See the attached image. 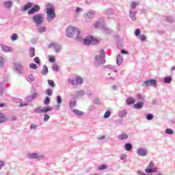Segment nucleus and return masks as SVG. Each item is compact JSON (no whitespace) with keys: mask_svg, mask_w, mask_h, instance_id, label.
<instances>
[{"mask_svg":"<svg viewBox=\"0 0 175 175\" xmlns=\"http://www.w3.org/2000/svg\"><path fill=\"white\" fill-rule=\"evenodd\" d=\"M5 8H12V5H13V2L9 1H5L4 3Z\"/></svg>","mask_w":175,"mask_h":175,"instance_id":"21","label":"nucleus"},{"mask_svg":"<svg viewBox=\"0 0 175 175\" xmlns=\"http://www.w3.org/2000/svg\"><path fill=\"white\" fill-rule=\"evenodd\" d=\"M136 102L135 98L129 97L126 99L127 105H133Z\"/></svg>","mask_w":175,"mask_h":175,"instance_id":"11","label":"nucleus"},{"mask_svg":"<svg viewBox=\"0 0 175 175\" xmlns=\"http://www.w3.org/2000/svg\"><path fill=\"white\" fill-rule=\"evenodd\" d=\"M120 140H126L128 139V135L126 133H122L118 136Z\"/></svg>","mask_w":175,"mask_h":175,"instance_id":"13","label":"nucleus"},{"mask_svg":"<svg viewBox=\"0 0 175 175\" xmlns=\"http://www.w3.org/2000/svg\"><path fill=\"white\" fill-rule=\"evenodd\" d=\"M83 78L79 75H75V79H68V84H71L72 85H78V84H83Z\"/></svg>","mask_w":175,"mask_h":175,"instance_id":"2","label":"nucleus"},{"mask_svg":"<svg viewBox=\"0 0 175 175\" xmlns=\"http://www.w3.org/2000/svg\"><path fill=\"white\" fill-rule=\"evenodd\" d=\"M86 17H88V18H92L94 16L93 12H89L85 14Z\"/></svg>","mask_w":175,"mask_h":175,"instance_id":"27","label":"nucleus"},{"mask_svg":"<svg viewBox=\"0 0 175 175\" xmlns=\"http://www.w3.org/2000/svg\"><path fill=\"white\" fill-rule=\"evenodd\" d=\"M40 10V7L38 5H35L30 10L28 11V14H33V13H36V12H39Z\"/></svg>","mask_w":175,"mask_h":175,"instance_id":"7","label":"nucleus"},{"mask_svg":"<svg viewBox=\"0 0 175 175\" xmlns=\"http://www.w3.org/2000/svg\"><path fill=\"white\" fill-rule=\"evenodd\" d=\"M155 166V163L153 161H150L148 166L146 168L145 172L149 174H152V173H157L158 172V168Z\"/></svg>","mask_w":175,"mask_h":175,"instance_id":"3","label":"nucleus"},{"mask_svg":"<svg viewBox=\"0 0 175 175\" xmlns=\"http://www.w3.org/2000/svg\"><path fill=\"white\" fill-rule=\"evenodd\" d=\"M28 80H29L30 81H33V80H35V78L33 77V75H29L27 77Z\"/></svg>","mask_w":175,"mask_h":175,"instance_id":"40","label":"nucleus"},{"mask_svg":"<svg viewBox=\"0 0 175 175\" xmlns=\"http://www.w3.org/2000/svg\"><path fill=\"white\" fill-rule=\"evenodd\" d=\"M138 174L143 175V174H143V172H138Z\"/></svg>","mask_w":175,"mask_h":175,"instance_id":"57","label":"nucleus"},{"mask_svg":"<svg viewBox=\"0 0 175 175\" xmlns=\"http://www.w3.org/2000/svg\"><path fill=\"white\" fill-rule=\"evenodd\" d=\"M73 112L77 114V116H83V114H84V112L80 111V110H78V109H75L73 111Z\"/></svg>","mask_w":175,"mask_h":175,"instance_id":"24","label":"nucleus"},{"mask_svg":"<svg viewBox=\"0 0 175 175\" xmlns=\"http://www.w3.org/2000/svg\"><path fill=\"white\" fill-rule=\"evenodd\" d=\"M84 44L86 46H90V44H97L98 43V40L94 38L92 36H87L84 41H83Z\"/></svg>","mask_w":175,"mask_h":175,"instance_id":"5","label":"nucleus"},{"mask_svg":"<svg viewBox=\"0 0 175 175\" xmlns=\"http://www.w3.org/2000/svg\"><path fill=\"white\" fill-rule=\"evenodd\" d=\"M38 31L40 33H43V32H46V27H40L38 29Z\"/></svg>","mask_w":175,"mask_h":175,"instance_id":"33","label":"nucleus"},{"mask_svg":"<svg viewBox=\"0 0 175 175\" xmlns=\"http://www.w3.org/2000/svg\"><path fill=\"white\" fill-rule=\"evenodd\" d=\"M80 10H81V9L80 8V7H77V13H79V12H80Z\"/></svg>","mask_w":175,"mask_h":175,"instance_id":"54","label":"nucleus"},{"mask_svg":"<svg viewBox=\"0 0 175 175\" xmlns=\"http://www.w3.org/2000/svg\"><path fill=\"white\" fill-rule=\"evenodd\" d=\"M21 106H27V104H25V105H21Z\"/></svg>","mask_w":175,"mask_h":175,"instance_id":"60","label":"nucleus"},{"mask_svg":"<svg viewBox=\"0 0 175 175\" xmlns=\"http://www.w3.org/2000/svg\"><path fill=\"white\" fill-rule=\"evenodd\" d=\"M58 69H59L58 66H54L53 67V70H55L56 72L58 71Z\"/></svg>","mask_w":175,"mask_h":175,"instance_id":"50","label":"nucleus"},{"mask_svg":"<svg viewBox=\"0 0 175 175\" xmlns=\"http://www.w3.org/2000/svg\"><path fill=\"white\" fill-rule=\"evenodd\" d=\"M3 106H5V104H4V103L0 104V107H3Z\"/></svg>","mask_w":175,"mask_h":175,"instance_id":"56","label":"nucleus"},{"mask_svg":"<svg viewBox=\"0 0 175 175\" xmlns=\"http://www.w3.org/2000/svg\"><path fill=\"white\" fill-rule=\"evenodd\" d=\"M94 102H95L96 105H99V100L96 99V100H95Z\"/></svg>","mask_w":175,"mask_h":175,"instance_id":"55","label":"nucleus"},{"mask_svg":"<svg viewBox=\"0 0 175 175\" xmlns=\"http://www.w3.org/2000/svg\"><path fill=\"white\" fill-rule=\"evenodd\" d=\"M124 148L126 151H131L132 150V144H126Z\"/></svg>","mask_w":175,"mask_h":175,"instance_id":"20","label":"nucleus"},{"mask_svg":"<svg viewBox=\"0 0 175 175\" xmlns=\"http://www.w3.org/2000/svg\"><path fill=\"white\" fill-rule=\"evenodd\" d=\"M172 70H175V66H172Z\"/></svg>","mask_w":175,"mask_h":175,"instance_id":"58","label":"nucleus"},{"mask_svg":"<svg viewBox=\"0 0 175 175\" xmlns=\"http://www.w3.org/2000/svg\"><path fill=\"white\" fill-rule=\"evenodd\" d=\"M157 175H162V174H157Z\"/></svg>","mask_w":175,"mask_h":175,"instance_id":"62","label":"nucleus"},{"mask_svg":"<svg viewBox=\"0 0 175 175\" xmlns=\"http://www.w3.org/2000/svg\"><path fill=\"white\" fill-rule=\"evenodd\" d=\"M135 36H139L140 35V29H137L135 32Z\"/></svg>","mask_w":175,"mask_h":175,"instance_id":"46","label":"nucleus"},{"mask_svg":"<svg viewBox=\"0 0 175 175\" xmlns=\"http://www.w3.org/2000/svg\"><path fill=\"white\" fill-rule=\"evenodd\" d=\"M42 73L46 76V75H47L49 73V68H47L46 66H43V68L42 70Z\"/></svg>","mask_w":175,"mask_h":175,"instance_id":"17","label":"nucleus"},{"mask_svg":"<svg viewBox=\"0 0 175 175\" xmlns=\"http://www.w3.org/2000/svg\"><path fill=\"white\" fill-rule=\"evenodd\" d=\"M144 105V103H143V102H139L134 104L133 107L135 109H142Z\"/></svg>","mask_w":175,"mask_h":175,"instance_id":"10","label":"nucleus"},{"mask_svg":"<svg viewBox=\"0 0 175 175\" xmlns=\"http://www.w3.org/2000/svg\"><path fill=\"white\" fill-rule=\"evenodd\" d=\"M29 157L33 159H38V158H40L42 156H39L38 153H31L29 154Z\"/></svg>","mask_w":175,"mask_h":175,"instance_id":"15","label":"nucleus"},{"mask_svg":"<svg viewBox=\"0 0 175 175\" xmlns=\"http://www.w3.org/2000/svg\"><path fill=\"white\" fill-rule=\"evenodd\" d=\"M129 16L132 20H136V14L132 11H130Z\"/></svg>","mask_w":175,"mask_h":175,"instance_id":"26","label":"nucleus"},{"mask_svg":"<svg viewBox=\"0 0 175 175\" xmlns=\"http://www.w3.org/2000/svg\"><path fill=\"white\" fill-rule=\"evenodd\" d=\"M110 117V111H107L104 114V118H109Z\"/></svg>","mask_w":175,"mask_h":175,"instance_id":"37","label":"nucleus"},{"mask_svg":"<svg viewBox=\"0 0 175 175\" xmlns=\"http://www.w3.org/2000/svg\"><path fill=\"white\" fill-rule=\"evenodd\" d=\"M3 92H2L1 91H0V95H3Z\"/></svg>","mask_w":175,"mask_h":175,"instance_id":"59","label":"nucleus"},{"mask_svg":"<svg viewBox=\"0 0 175 175\" xmlns=\"http://www.w3.org/2000/svg\"><path fill=\"white\" fill-rule=\"evenodd\" d=\"M137 152L140 157H146V155H147V150L143 148L138 149Z\"/></svg>","mask_w":175,"mask_h":175,"instance_id":"8","label":"nucleus"},{"mask_svg":"<svg viewBox=\"0 0 175 175\" xmlns=\"http://www.w3.org/2000/svg\"><path fill=\"white\" fill-rule=\"evenodd\" d=\"M121 53H122V54H128V51H124V50H122Z\"/></svg>","mask_w":175,"mask_h":175,"instance_id":"52","label":"nucleus"},{"mask_svg":"<svg viewBox=\"0 0 175 175\" xmlns=\"http://www.w3.org/2000/svg\"><path fill=\"white\" fill-rule=\"evenodd\" d=\"M38 93H35V94H33L32 95V98H38Z\"/></svg>","mask_w":175,"mask_h":175,"instance_id":"51","label":"nucleus"},{"mask_svg":"<svg viewBox=\"0 0 175 175\" xmlns=\"http://www.w3.org/2000/svg\"><path fill=\"white\" fill-rule=\"evenodd\" d=\"M30 128H31V129H36V128H38V125L31 124Z\"/></svg>","mask_w":175,"mask_h":175,"instance_id":"49","label":"nucleus"},{"mask_svg":"<svg viewBox=\"0 0 175 175\" xmlns=\"http://www.w3.org/2000/svg\"><path fill=\"white\" fill-rule=\"evenodd\" d=\"M49 62H52V64H53V63L55 62V57H54V56H53V55H50L49 57Z\"/></svg>","mask_w":175,"mask_h":175,"instance_id":"31","label":"nucleus"},{"mask_svg":"<svg viewBox=\"0 0 175 175\" xmlns=\"http://www.w3.org/2000/svg\"><path fill=\"white\" fill-rule=\"evenodd\" d=\"M106 169H107V165L106 164L101 165L98 167L99 170H105Z\"/></svg>","mask_w":175,"mask_h":175,"instance_id":"29","label":"nucleus"},{"mask_svg":"<svg viewBox=\"0 0 175 175\" xmlns=\"http://www.w3.org/2000/svg\"><path fill=\"white\" fill-rule=\"evenodd\" d=\"M75 106H76V100H71L70 102V107H75Z\"/></svg>","mask_w":175,"mask_h":175,"instance_id":"38","label":"nucleus"},{"mask_svg":"<svg viewBox=\"0 0 175 175\" xmlns=\"http://www.w3.org/2000/svg\"><path fill=\"white\" fill-rule=\"evenodd\" d=\"M172 80V79L171 77H166L164 78V83L169 84L171 83Z\"/></svg>","mask_w":175,"mask_h":175,"instance_id":"22","label":"nucleus"},{"mask_svg":"<svg viewBox=\"0 0 175 175\" xmlns=\"http://www.w3.org/2000/svg\"><path fill=\"white\" fill-rule=\"evenodd\" d=\"M144 84L146 87H148V85L154 86L157 84V81H155V79H150L148 81H146L144 82Z\"/></svg>","mask_w":175,"mask_h":175,"instance_id":"9","label":"nucleus"},{"mask_svg":"<svg viewBox=\"0 0 175 175\" xmlns=\"http://www.w3.org/2000/svg\"><path fill=\"white\" fill-rule=\"evenodd\" d=\"M30 57H35V48H31L29 50Z\"/></svg>","mask_w":175,"mask_h":175,"instance_id":"25","label":"nucleus"},{"mask_svg":"<svg viewBox=\"0 0 175 175\" xmlns=\"http://www.w3.org/2000/svg\"><path fill=\"white\" fill-rule=\"evenodd\" d=\"M48 84L51 86V87H55V83H54V81L53 80H48Z\"/></svg>","mask_w":175,"mask_h":175,"instance_id":"32","label":"nucleus"},{"mask_svg":"<svg viewBox=\"0 0 175 175\" xmlns=\"http://www.w3.org/2000/svg\"><path fill=\"white\" fill-rule=\"evenodd\" d=\"M1 49L3 51H5V53H8L9 51H12V49L6 45H1Z\"/></svg>","mask_w":175,"mask_h":175,"instance_id":"12","label":"nucleus"},{"mask_svg":"<svg viewBox=\"0 0 175 175\" xmlns=\"http://www.w3.org/2000/svg\"><path fill=\"white\" fill-rule=\"evenodd\" d=\"M44 105H49L50 104V98L48 96L46 97V99L44 101Z\"/></svg>","mask_w":175,"mask_h":175,"instance_id":"36","label":"nucleus"},{"mask_svg":"<svg viewBox=\"0 0 175 175\" xmlns=\"http://www.w3.org/2000/svg\"><path fill=\"white\" fill-rule=\"evenodd\" d=\"M146 118H147V120H152V118H154V116H152V114L149 113V114H148V115L146 116Z\"/></svg>","mask_w":175,"mask_h":175,"instance_id":"39","label":"nucleus"},{"mask_svg":"<svg viewBox=\"0 0 175 175\" xmlns=\"http://www.w3.org/2000/svg\"><path fill=\"white\" fill-rule=\"evenodd\" d=\"M140 40H142V42H144V40H146V37L145 35H141L139 37Z\"/></svg>","mask_w":175,"mask_h":175,"instance_id":"45","label":"nucleus"},{"mask_svg":"<svg viewBox=\"0 0 175 175\" xmlns=\"http://www.w3.org/2000/svg\"><path fill=\"white\" fill-rule=\"evenodd\" d=\"M55 18V11L53 8L46 9V19L48 21H53Z\"/></svg>","mask_w":175,"mask_h":175,"instance_id":"4","label":"nucleus"},{"mask_svg":"<svg viewBox=\"0 0 175 175\" xmlns=\"http://www.w3.org/2000/svg\"><path fill=\"white\" fill-rule=\"evenodd\" d=\"M53 110V107L50 106L44 107L42 108V113H47V111H51Z\"/></svg>","mask_w":175,"mask_h":175,"instance_id":"14","label":"nucleus"},{"mask_svg":"<svg viewBox=\"0 0 175 175\" xmlns=\"http://www.w3.org/2000/svg\"><path fill=\"white\" fill-rule=\"evenodd\" d=\"M35 113H37L38 114H42V113H43V108L42 109V107H38L37 108H36L34 109Z\"/></svg>","mask_w":175,"mask_h":175,"instance_id":"18","label":"nucleus"},{"mask_svg":"<svg viewBox=\"0 0 175 175\" xmlns=\"http://www.w3.org/2000/svg\"><path fill=\"white\" fill-rule=\"evenodd\" d=\"M136 6H137V3H136V1H133L131 3V8L132 9H136Z\"/></svg>","mask_w":175,"mask_h":175,"instance_id":"41","label":"nucleus"},{"mask_svg":"<svg viewBox=\"0 0 175 175\" xmlns=\"http://www.w3.org/2000/svg\"><path fill=\"white\" fill-rule=\"evenodd\" d=\"M165 133H167V135H173V133H174V131H173V130H172L171 129H165Z\"/></svg>","mask_w":175,"mask_h":175,"instance_id":"28","label":"nucleus"},{"mask_svg":"<svg viewBox=\"0 0 175 175\" xmlns=\"http://www.w3.org/2000/svg\"><path fill=\"white\" fill-rule=\"evenodd\" d=\"M18 38V36L17 35V33H14L12 37H11V40L14 42V40H17V38Z\"/></svg>","mask_w":175,"mask_h":175,"instance_id":"30","label":"nucleus"},{"mask_svg":"<svg viewBox=\"0 0 175 175\" xmlns=\"http://www.w3.org/2000/svg\"><path fill=\"white\" fill-rule=\"evenodd\" d=\"M50 119V116L47 114L44 115V122L49 121V120Z\"/></svg>","mask_w":175,"mask_h":175,"instance_id":"44","label":"nucleus"},{"mask_svg":"<svg viewBox=\"0 0 175 175\" xmlns=\"http://www.w3.org/2000/svg\"><path fill=\"white\" fill-rule=\"evenodd\" d=\"M3 166H5V161H0V170L2 169V167H3Z\"/></svg>","mask_w":175,"mask_h":175,"instance_id":"47","label":"nucleus"},{"mask_svg":"<svg viewBox=\"0 0 175 175\" xmlns=\"http://www.w3.org/2000/svg\"><path fill=\"white\" fill-rule=\"evenodd\" d=\"M75 33L76 35H79V33H80V30L72 26H69L67 28L66 36H68V38H72V36H73V35H75Z\"/></svg>","mask_w":175,"mask_h":175,"instance_id":"1","label":"nucleus"},{"mask_svg":"<svg viewBox=\"0 0 175 175\" xmlns=\"http://www.w3.org/2000/svg\"><path fill=\"white\" fill-rule=\"evenodd\" d=\"M8 121V118L3 116V114H0V124H2L3 122H6Z\"/></svg>","mask_w":175,"mask_h":175,"instance_id":"16","label":"nucleus"},{"mask_svg":"<svg viewBox=\"0 0 175 175\" xmlns=\"http://www.w3.org/2000/svg\"><path fill=\"white\" fill-rule=\"evenodd\" d=\"M57 102L58 105H59L60 103H62V99L61 98V97L59 96H57Z\"/></svg>","mask_w":175,"mask_h":175,"instance_id":"43","label":"nucleus"},{"mask_svg":"<svg viewBox=\"0 0 175 175\" xmlns=\"http://www.w3.org/2000/svg\"><path fill=\"white\" fill-rule=\"evenodd\" d=\"M33 23L37 25H42L43 24V14H38L32 18Z\"/></svg>","mask_w":175,"mask_h":175,"instance_id":"6","label":"nucleus"},{"mask_svg":"<svg viewBox=\"0 0 175 175\" xmlns=\"http://www.w3.org/2000/svg\"><path fill=\"white\" fill-rule=\"evenodd\" d=\"M34 62H36V64H40V59H39V57H35Z\"/></svg>","mask_w":175,"mask_h":175,"instance_id":"48","label":"nucleus"},{"mask_svg":"<svg viewBox=\"0 0 175 175\" xmlns=\"http://www.w3.org/2000/svg\"><path fill=\"white\" fill-rule=\"evenodd\" d=\"M102 139H105V136H103V137L100 139L102 140Z\"/></svg>","mask_w":175,"mask_h":175,"instance_id":"61","label":"nucleus"},{"mask_svg":"<svg viewBox=\"0 0 175 175\" xmlns=\"http://www.w3.org/2000/svg\"><path fill=\"white\" fill-rule=\"evenodd\" d=\"M117 64H118V65H121V64H122V56H121V55L118 56Z\"/></svg>","mask_w":175,"mask_h":175,"instance_id":"23","label":"nucleus"},{"mask_svg":"<svg viewBox=\"0 0 175 175\" xmlns=\"http://www.w3.org/2000/svg\"><path fill=\"white\" fill-rule=\"evenodd\" d=\"M46 94L49 95V96L53 95V90H51V89H48L46 90Z\"/></svg>","mask_w":175,"mask_h":175,"instance_id":"42","label":"nucleus"},{"mask_svg":"<svg viewBox=\"0 0 175 175\" xmlns=\"http://www.w3.org/2000/svg\"><path fill=\"white\" fill-rule=\"evenodd\" d=\"M29 68H30L31 69H38V66H37L36 64L32 63V64H31L29 65Z\"/></svg>","mask_w":175,"mask_h":175,"instance_id":"35","label":"nucleus"},{"mask_svg":"<svg viewBox=\"0 0 175 175\" xmlns=\"http://www.w3.org/2000/svg\"><path fill=\"white\" fill-rule=\"evenodd\" d=\"M32 8V3H28L27 4H26L24 8H23V10H29V9H31Z\"/></svg>","mask_w":175,"mask_h":175,"instance_id":"19","label":"nucleus"},{"mask_svg":"<svg viewBox=\"0 0 175 175\" xmlns=\"http://www.w3.org/2000/svg\"><path fill=\"white\" fill-rule=\"evenodd\" d=\"M4 62H5V59L2 56H0V66L1 67L3 66Z\"/></svg>","mask_w":175,"mask_h":175,"instance_id":"34","label":"nucleus"},{"mask_svg":"<svg viewBox=\"0 0 175 175\" xmlns=\"http://www.w3.org/2000/svg\"><path fill=\"white\" fill-rule=\"evenodd\" d=\"M98 24H100V21H98L97 22H96L95 27H98Z\"/></svg>","mask_w":175,"mask_h":175,"instance_id":"53","label":"nucleus"}]
</instances>
